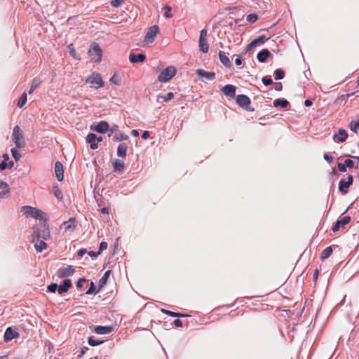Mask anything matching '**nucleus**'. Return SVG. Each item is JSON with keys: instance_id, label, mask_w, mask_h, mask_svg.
<instances>
[{"instance_id": "nucleus-46", "label": "nucleus", "mask_w": 359, "mask_h": 359, "mask_svg": "<svg viewBox=\"0 0 359 359\" xmlns=\"http://www.w3.org/2000/svg\"><path fill=\"white\" fill-rule=\"evenodd\" d=\"M164 9L165 10V12L164 13V17L166 18H172V14L170 13L171 11V6L166 5L164 7Z\"/></svg>"}, {"instance_id": "nucleus-13", "label": "nucleus", "mask_w": 359, "mask_h": 359, "mask_svg": "<svg viewBox=\"0 0 359 359\" xmlns=\"http://www.w3.org/2000/svg\"><path fill=\"white\" fill-rule=\"evenodd\" d=\"M72 286L71 280L65 279L62 281V284L58 285L57 292L62 294L67 292Z\"/></svg>"}, {"instance_id": "nucleus-30", "label": "nucleus", "mask_w": 359, "mask_h": 359, "mask_svg": "<svg viewBox=\"0 0 359 359\" xmlns=\"http://www.w3.org/2000/svg\"><path fill=\"white\" fill-rule=\"evenodd\" d=\"M110 274H111L110 270H107V271H105L103 276L99 280L98 285H99L100 288H102L107 283Z\"/></svg>"}, {"instance_id": "nucleus-24", "label": "nucleus", "mask_w": 359, "mask_h": 359, "mask_svg": "<svg viewBox=\"0 0 359 359\" xmlns=\"http://www.w3.org/2000/svg\"><path fill=\"white\" fill-rule=\"evenodd\" d=\"M113 167L115 171L122 172L124 170V162L121 159H115L113 163Z\"/></svg>"}, {"instance_id": "nucleus-8", "label": "nucleus", "mask_w": 359, "mask_h": 359, "mask_svg": "<svg viewBox=\"0 0 359 359\" xmlns=\"http://www.w3.org/2000/svg\"><path fill=\"white\" fill-rule=\"evenodd\" d=\"M102 141L101 136L98 137L95 133H89L86 137V142L90 144L91 149L95 150L98 148L97 142Z\"/></svg>"}, {"instance_id": "nucleus-55", "label": "nucleus", "mask_w": 359, "mask_h": 359, "mask_svg": "<svg viewBox=\"0 0 359 359\" xmlns=\"http://www.w3.org/2000/svg\"><path fill=\"white\" fill-rule=\"evenodd\" d=\"M118 126L117 125H113L110 128H109V133L108 135V137H111V134L118 130Z\"/></svg>"}, {"instance_id": "nucleus-31", "label": "nucleus", "mask_w": 359, "mask_h": 359, "mask_svg": "<svg viewBox=\"0 0 359 359\" xmlns=\"http://www.w3.org/2000/svg\"><path fill=\"white\" fill-rule=\"evenodd\" d=\"M332 246L327 247L321 253L320 258L322 259H325L329 258L332 254Z\"/></svg>"}, {"instance_id": "nucleus-25", "label": "nucleus", "mask_w": 359, "mask_h": 359, "mask_svg": "<svg viewBox=\"0 0 359 359\" xmlns=\"http://www.w3.org/2000/svg\"><path fill=\"white\" fill-rule=\"evenodd\" d=\"M273 104L274 107L287 108L290 106V102L285 99H276Z\"/></svg>"}, {"instance_id": "nucleus-37", "label": "nucleus", "mask_w": 359, "mask_h": 359, "mask_svg": "<svg viewBox=\"0 0 359 359\" xmlns=\"http://www.w3.org/2000/svg\"><path fill=\"white\" fill-rule=\"evenodd\" d=\"M285 76V72L282 69H277L274 72V77L276 80L283 79Z\"/></svg>"}, {"instance_id": "nucleus-58", "label": "nucleus", "mask_w": 359, "mask_h": 359, "mask_svg": "<svg viewBox=\"0 0 359 359\" xmlns=\"http://www.w3.org/2000/svg\"><path fill=\"white\" fill-rule=\"evenodd\" d=\"M87 252H87V250H86V249H85V248H81V249H80V250H78V252H77V255H78V257H83V256L86 253H87Z\"/></svg>"}, {"instance_id": "nucleus-29", "label": "nucleus", "mask_w": 359, "mask_h": 359, "mask_svg": "<svg viewBox=\"0 0 359 359\" xmlns=\"http://www.w3.org/2000/svg\"><path fill=\"white\" fill-rule=\"evenodd\" d=\"M200 50L204 53H207L209 49V46L206 41V39H199L198 41Z\"/></svg>"}, {"instance_id": "nucleus-21", "label": "nucleus", "mask_w": 359, "mask_h": 359, "mask_svg": "<svg viewBox=\"0 0 359 359\" xmlns=\"http://www.w3.org/2000/svg\"><path fill=\"white\" fill-rule=\"evenodd\" d=\"M270 55L271 53L268 49H262L257 53V58L259 62H265Z\"/></svg>"}, {"instance_id": "nucleus-7", "label": "nucleus", "mask_w": 359, "mask_h": 359, "mask_svg": "<svg viewBox=\"0 0 359 359\" xmlns=\"http://www.w3.org/2000/svg\"><path fill=\"white\" fill-rule=\"evenodd\" d=\"M159 32V28L157 25H153L149 29L147 33L145 35L144 42L145 43H152L157 34Z\"/></svg>"}, {"instance_id": "nucleus-9", "label": "nucleus", "mask_w": 359, "mask_h": 359, "mask_svg": "<svg viewBox=\"0 0 359 359\" xmlns=\"http://www.w3.org/2000/svg\"><path fill=\"white\" fill-rule=\"evenodd\" d=\"M236 102L237 104L243 108H245V109L248 111H252L253 109H250L248 107L250 106L251 101L250 99L245 95H238L236 97Z\"/></svg>"}, {"instance_id": "nucleus-36", "label": "nucleus", "mask_w": 359, "mask_h": 359, "mask_svg": "<svg viewBox=\"0 0 359 359\" xmlns=\"http://www.w3.org/2000/svg\"><path fill=\"white\" fill-rule=\"evenodd\" d=\"M269 39V37H266L264 35L259 36L257 39L252 40V44H255L256 46L260 43H264L265 41Z\"/></svg>"}, {"instance_id": "nucleus-50", "label": "nucleus", "mask_w": 359, "mask_h": 359, "mask_svg": "<svg viewBox=\"0 0 359 359\" xmlns=\"http://www.w3.org/2000/svg\"><path fill=\"white\" fill-rule=\"evenodd\" d=\"M86 281V279L85 278H80L76 283V286L78 289H80L83 287V283H85Z\"/></svg>"}, {"instance_id": "nucleus-2", "label": "nucleus", "mask_w": 359, "mask_h": 359, "mask_svg": "<svg viewBox=\"0 0 359 359\" xmlns=\"http://www.w3.org/2000/svg\"><path fill=\"white\" fill-rule=\"evenodd\" d=\"M22 212L27 216H29L35 219H39L40 220H43L46 219L45 213L36 208L32 206H22Z\"/></svg>"}, {"instance_id": "nucleus-1", "label": "nucleus", "mask_w": 359, "mask_h": 359, "mask_svg": "<svg viewBox=\"0 0 359 359\" xmlns=\"http://www.w3.org/2000/svg\"><path fill=\"white\" fill-rule=\"evenodd\" d=\"M50 236L49 227L47 224H43L39 227L34 226L32 235V242H38L40 239L47 240Z\"/></svg>"}, {"instance_id": "nucleus-16", "label": "nucleus", "mask_w": 359, "mask_h": 359, "mask_svg": "<svg viewBox=\"0 0 359 359\" xmlns=\"http://www.w3.org/2000/svg\"><path fill=\"white\" fill-rule=\"evenodd\" d=\"M55 173L58 181L61 182L63 180L64 169L62 164L60 161H56L55 163Z\"/></svg>"}, {"instance_id": "nucleus-63", "label": "nucleus", "mask_w": 359, "mask_h": 359, "mask_svg": "<svg viewBox=\"0 0 359 359\" xmlns=\"http://www.w3.org/2000/svg\"><path fill=\"white\" fill-rule=\"evenodd\" d=\"M8 168V164L6 163L5 161H3L1 163H0V170H5L6 168Z\"/></svg>"}, {"instance_id": "nucleus-40", "label": "nucleus", "mask_w": 359, "mask_h": 359, "mask_svg": "<svg viewBox=\"0 0 359 359\" xmlns=\"http://www.w3.org/2000/svg\"><path fill=\"white\" fill-rule=\"evenodd\" d=\"M359 128V118L356 121H351L350 123V129L354 132L357 133Z\"/></svg>"}, {"instance_id": "nucleus-62", "label": "nucleus", "mask_w": 359, "mask_h": 359, "mask_svg": "<svg viewBox=\"0 0 359 359\" xmlns=\"http://www.w3.org/2000/svg\"><path fill=\"white\" fill-rule=\"evenodd\" d=\"M173 324L178 327H182V321L180 319L175 320Z\"/></svg>"}, {"instance_id": "nucleus-17", "label": "nucleus", "mask_w": 359, "mask_h": 359, "mask_svg": "<svg viewBox=\"0 0 359 359\" xmlns=\"http://www.w3.org/2000/svg\"><path fill=\"white\" fill-rule=\"evenodd\" d=\"M236 88L235 86L231 85V84H227L222 88V91L225 95L230 96V97H234L235 93H236Z\"/></svg>"}, {"instance_id": "nucleus-59", "label": "nucleus", "mask_w": 359, "mask_h": 359, "mask_svg": "<svg viewBox=\"0 0 359 359\" xmlns=\"http://www.w3.org/2000/svg\"><path fill=\"white\" fill-rule=\"evenodd\" d=\"M323 157H324V159L326 161H327L328 163H332L333 161V157L327 154H325Z\"/></svg>"}, {"instance_id": "nucleus-42", "label": "nucleus", "mask_w": 359, "mask_h": 359, "mask_svg": "<svg viewBox=\"0 0 359 359\" xmlns=\"http://www.w3.org/2000/svg\"><path fill=\"white\" fill-rule=\"evenodd\" d=\"M58 290V285L57 283H51L47 286V292L55 293Z\"/></svg>"}, {"instance_id": "nucleus-54", "label": "nucleus", "mask_w": 359, "mask_h": 359, "mask_svg": "<svg viewBox=\"0 0 359 359\" xmlns=\"http://www.w3.org/2000/svg\"><path fill=\"white\" fill-rule=\"evenodd\" d=\"M346 168H353L354 166V162L351 159H346L344 161Z\"/></svg>"}, {"instance_id": "nucleus-3", "label": "nucleus", "mask_w": 359, "mask_h": 359, "mask_svg": "<svg viewBox=\"0 0 359 359\" xmlns=\"http://www.w3.org/2000/svg\"><path fill=\"white\" fill-rule=\"evenodd\" d=\"M86 83L96 88H102L104 85L100 74L96 72H93L86 78Z\"/></svg>"}, {"instance_id": "nucleus-57", "label": "nucleus", "mask_w": 359, "mask_h": 359, "mask_svg": "<svg viewBox=\"0 0 359 359\" xmlns=\"http://www.w3.org/2000/svg\"><path fill=\"white\" fill-rule=\"evenodd\" d=\"M340 222L337 220L335 223V224L333 226V227L332 228V230L334 231V232H336V231H338L339 230V228H340Z\"/></svg>"}, {"instance_id": "nucleus-14", "label": "nucleus", "mask_w": 359, "mask_h": 359, "mask_svg": "<svg viewBox=\"0 0 359 359\" xmlns=\"http://www.w3.org/2000/svg\"><path fill=\"white\" fill-rule=\"evenodd\" d=\"M348 137L347 132L342 128L339 130L338 134H335L333 136V140L336 142L342 143L346 141Z\"/></svg>"}, {"instance_id": "nucleus-11", "label": "nucleus", "mask_w": 359, "mask_h": 359, "mask_svg": "<svg viewBox=\"0 0 359 359\" xmlns=\"http://www.w3.org/2000/svg\"><path fill=\"white\" fill-rule=\"evenodd\" d=\"M19 337L20 334L17 331L14 330L11 327H8L4 332V340L7 343Z\"/></svg>"}, {"instance_id": "nucleus-5", "label": "nucleus", "mask_w": 359, "mask_h": 359, "mask_svg": "<svg viewBox=\"0 0 359 359\" xmlns=\"http://www.w3.org/2000/svg\"><path fill=\"white\" fill-rule=\"evenodd\" d=\"M88 55L92 61L99 62L102 59V49L98 43L94 42L91 44L89 50Z\"/></svg>"}, {"instance_id": "nucleus-39", "label": "nucleus", "mask_w": 359, "mask_h": 359, "mask_svg": "<svg viewBox=\"0 0 359 359\" xmlns=\"http://www.w3.org/2000/svg\"><path fill=\"white\" fill-rule=\"evenodd\" d=\"M109 81L116 86H120L121 79L118 74L115 73L110 79Z\"/></svg>"}, {"instance_id": "nucleus-38", "label": "nucleus", "mask_w": 359, "mask_h": 359, "mask_svg": "<svg viewBox=\"0 0 359 359\" xmlns=\"http://www.w3.org/2000/svg\"><path fill=\"white\" fill-rule=\"evenodd\" d=\"M53 194L54 196L60 201L63 198V194L60 189L57 186H54L53 187Z\"/></svg>"}, {"instance_id": "nucleus-45", "label": "nucleus", "mask_w": 359, "mask_h": 359, "mask_svg": "<svg viewBox=\"0 0 359 359\" xmlns=\"http://www.w3.org/2000/svg\"><path fill=\"white\" fill-rule=\"evenodd\" d=\"M258 17L255 13H251L247 15L246 19L250 23H254L257 21Z\"/></svg>"}, {"instance_id": "nucleus-64", "label": "nucleus", "mask_w": 359, "mask_h": 359, "mask_svg": "<svg viewBox=\"0 0 359 359\" xmlns=\"http://www.w3.org/2000/svg\"><path fill=\"white\" fill-rule=\"evenodd\" d=\"M68 48L70 50V53H71V55L72 57H75V50L72 46V44H70L68 46Z\"/></svg>"}, {"instance_id": "nucleus-10", "label": "nucleus", "mask_w": 359, "mask_h": 359, "mask_svg": "<svg viewBox=\"0 0 359 359\" xmlns=\"http://www.w3.org/2000/svg\"><path fill=\"white\" fill-rule=\"evenodd\" d=\"M74 271L75 269L74 266L69 265L67 267L58 269L56 272V275L57 276L58 278H62L72 276V274H74Z\"/></svg>"}, {"instance_id": "nucleus-6", "label": "nucleus", "mask_w": 359, "mask_h": 359, "mask_svg": "<svg viewBox=\"0 0 359 359\" xmlns=\"http://www.w3.org/2000/svg\"><path fill=\"white\" fill-rule=\"evenodd\" d=\"M176 74V69L173 66H169L164 69L158 75V80L160 82H167Z\"/></svg>"}, {"instance_id": "nucleus-33", "label": "nucleus", "mask_w": 359, "mask_h": 359, "mask_svg": "<svg viewBox=\"0 0 359 359\" xmlns=\"http://www.w3.org/2000/svg\"><path fill=\"white\" fill-rule=\"evenodd\" d=\"M45 240L40 239L39 243H36L34 245V247L37 252H42L43 250H45L47 248V244L44 241Z\"/></svg>"}, {"instance_id": "nucleus-22", "label": "nucleus", "mask_w": 359, "mask_h": 359, "mask_svg": "<svg viewBox=\"0 0 359 359\" xmlns=\"http://www.w3.org/2000/svg\"><path fill=\"white\" fill-rule=\"evenodd\" d=\"M127 150L128 146L126 143L119 144L117 148V156L122 158H125L126 157Z\"/></svg>"}, {"instance_id": "nucleus-41", "label": "nucleus", "mask_w": 359, "mask_h": 359, "mask_svg": "<svg viewBox=\"0 0 359 359\" xmlns=\"http://www.w3.org/2000/svg\"><path fill=\"white\" fill-rule=\"evenodd\" d=\"M27 100V93H23L20 97V100L18 103V107L22 108L25 104Z\"/></svg>"}, {"instance_id": "nucleus-48", "label": "nucleus", "mask_w": 359, "mask_h": 359, "mask_svg": "<svg viewBox=\"0 0 359 359\" xmlns=\"http://www.w3.org/2000/svg\"><path fill=\"white\" fill-rule=\"evenodd\" d=\"M95 289H96V287H95L94 283L93 281H91L90 283V287H89L88 290L86 291V294H92L95 293Z\"/></svg>"}, {"instance_id": "nucleus-61", "label": "nucleus", "mask_w": 359, "mask_h": 359, "mask_svg": "<svg viewBox=\"0 0 359 359\" xmlns=\"http://www.w3.org/2000/svg\"><path fill=\"white\" fill-rule=\"evenodd\" d=\"M207 29H203L201 31L199 39H206Z\"/></svg>"}, {"instance_id": "nucleus-34", "label": "nucleus", "mask_w": 359, "mask_h": 359, "mask_svg": "<svg viewBox=\"0 0 359 359\" xmlns=\"http://www.w3.org/2000/svg\"><path fill=\"white\" fill-rule=\"evenodd\" d=\"M104 341L96 339L94 337H89L88 339V343L91 346H98L102 344Z\"/></svg>"}, {"instance_id": "nucleus-47", "label": "nucleus", "mask_w": 359, "mask_h": 359, "mask_svg": "<svg viewBox=\"0 0 359 359\" xmlns=\"http://www.w3.org/2000/svg\"><path fill=\"white\" fill-rule=\"evenodd\" d=\"M338 221L340 222L341 225L344 226L348 224L351 221V217L350 216H344L341 219H338Z\"/></svg>"}, {"instance_id": "nucleus-52", "label": "nucleus", "mask_w": 359, "mask_h": 359, "mask_svg": "<svg viewBox=\"0 0 359 359\" xmlns=\"http://www.w3.org/2000/svg\"><path fill=\"white\" fill-rule=\"evenodd\" d=\"M123 3V0H113L111 4L113 7H118Z\"/></svg>"}, {"instance_id": "nucleus-53", "label": "nucleus", "mask_w": 359, "mask_h": 359, "mask_svg": "<svg viewBox=\"0 0 359 359\" xmlns=\"http://www.w3.org/2000/svg\"><path fill=\"white\" fill-rule=\"evenodd\" d=\"M337 168L340 172H344L346 171V167L345 163H338Z\"/></svg>"}, {"instance_id": "nucleus-12", "label": "nucleus", "mask_w": 359, "mask_h": 359, "mask_svg": "<svg viewBox=\"0 0 359 359\" xmlns=\"http://www.w3.org/2000/svg\"><path fill=\"white\" fill-rule=\"evenodd\" d=\"M109 126L107 121H101L94 127L91 126V130L99 133H105L109 130Z\"/></svg>"}, {"instance_id": "nucleus-19", "label": "nucleus", "mask_w": 359, "mask_h": 359, "mask_svg": "<svg viewBox=\"0 0 359 359\" xmlns=\"http://www.w3.org/2000/svg\"><path fill=\"white\" fill-rule=\"evenodd\" d=\"M146 56L142 53H131L129 56V60L131 63L142 62L145 60Z\"/></svg>"}, {"instance_id": "nucleus-49", "label": "nucleus", "mask_w": 359, "mask_h": 359, "mask_svg": "<svg viewBox=\"0 0 359 359\" xmlns=\"http://www.w3.org/2000/svg\"><path fill=\"white\" fill-rule=\"evenodd\" d=\"M262 81L263 84L265 86H269V85H271L273 83L272 79L269 76H264L262 79Z\"/></svg>"}, {"instance_id": "nucleus-28", "label": "nucleus", "mask_w": 359, "mask_h": 359, "mask_svg": "<svg viewBox=\"0 0 359 359\" xmlns=\"http://www.w3.org/2000/svg\"><path fill=\"white\" fill-rule=\"evenodd\" d=\"M10 191L8 184L5 182H0V196L3 197L7 194Z\"/></svg>"}, {"instance_id": "nucleus-27", "label": "nucleus", "mask_w": 359, "mask_h": 359, "mask_svg": "<svg viewBox=\"0 0 359 359\" xmlns=\"http://www.w3.org/2000/svg\"><path fill=\"white\" fill-rule=\"evenodd\" d=\"M161 312L165 313V314L168 315L169 316H172V317L183 318V317H188V316H189V315H188V314L182 313H176V312H174V311L166 310L165 309H161Z\"/></svg>"}, {"instance_id": "nucleus-4", "label": "nucleus", "mask_w": 359, "mask_h": 359, "mask_svg": "<svg viewBox=\"0 0 359 359\" xmlns=\"http://www.w3.org/2000/svg\"><path fill=\"white\" fill-rule=\"evenodd\" d=\"M12 140L17 148H23L25 147L22 132L18 126H15L13 128Z\"/></svg>"}, {"instance_id": "nucleus-32", "label": "nucleus", "mask_w": 359, "mask_h": 359, "mask_svg": "<svg viewBox=\"0 0 359 359\" xmlns=\"http://www.w3.org/2000/svg\"><path fill=\"white\" fill-rule=\"evenodd\" d=\"M40 83H41V81L39 79H38V78L33 79V80L32 81L31 87H30V89H29L28 93L32 94L34 92V90L39 86Z\"/></svg>"}, {"instance_id": "nucleus-20", "label": "nucleus", "mask_w": 359, "mask_h": 359, "mask_svg": "<svg viewBox=\"0 0 359 359\" xmlns=\"http://www.w3.org/2000/svg\"><path fill=\"white\" fill-rule=\"evenodd\" d=\"M112 330L113 327L111 326H96L94 328V332L98 334H109Z\"/></svg>"}, {"instance_id": "nucleus-44", "label": "nucleus", "mask_w": 359, "mask_h": 359, "mask_svg": "<svg viewBox=\"0 0 359 359\" xmlns=\"http://www.w3.org/2000/svg\"><path fill=\"white\" fill-rule=\"evenodd\" d=\"M158 97L162 98L164 102H168L174 97V94L172 92H169L165 95H159Z\"/></svg>"}, {"instance_id": "nucleus-56", "label": "nucleus", "mask_w": 359, "mask_h": 359, "mask_svg": "<svg viewBox=\"0 0 359 359\" xmlns=\"http://www.w3.org/2000/svg\"><path fill=\"white\" fill-rule=\"evenodd\" d=\"M274 89L276 91H281L283 89V85L280 82H276L274 83Z\"/></svg>"}, {"instance_id": "nucleus-51", "label": "nucleus", "mask_w": 359, "mask_h": 359, "mask_svg": "<svg viewBox=\"0 0 359 359\" xmlns=\"http://www.w3.org/2000/svg\"><path fill=\"white\" fill-rule=\"evenodd\" d=\"M107 246H108L107 243H106L104 241H102L100 244V248L98 250L100 252V253H101L103 250H106L107 248Z\"/></svg>"}, {"instance_id": "nucleus-23", "label": "nucleus", "mask_w": 359, "mask_h": 359, "mask_svg": "<svg viewBox=\"0 0 359 359\" xmlns=\"http://www.w3.org/2000/svg\"><path fill=\"white\" fill-rule=\"evenodd\" d=\"M65 230L73 231L76 227V219L74 217L70 218L68 221L62 224Z\"/></svg>"}, {"instance_id": "nucleus-15", "label": "nucleus", "mask_w": 359, "mask_h": 359, "mask_svg": "<svg viewBox=\"0 0 359 359\" xmlns=\"http://www.w3.org/2000/svg\"><path fill=\"white\" fill-rule=\"evenodd\" d=\"M196 73L198 76L204 77L209 81H212L215 79V73L213 72H207L203 69H196Z\"/></svg>"}, {"instance_id": "nucleus-18", "label": "nucleus", "mask_w": 359, "mask_h": 359, "mask_svg": "<svg viewBox=\"0 0 359 359\" xmlns=\"http://www.w3.org/2000/svg\"><path fill=\"white\" fill-rule=\"evenodd\" d=\"M218 55L219 60L224 66L228 68L231 67L232 64L224 51L219 50Z\"/></svg>"}, {"instance_id": "nucleus-60", "label": "nucleus", "mask_w": 359, "mask_h": 359, "mask_svg": "<svg viewBox=\"0 0 359 359\" xmlns=\"http://www.w3.org/2000/svg\"><path fill=\"white\" fill-rule=\"evenodd\" d=\"M88 255L91 257H97L99 255H100V252H95V251H89L88 252Z\"/></svg>"}, {"instance_id": "nucleus-43", "label": "nucleus", "mask_w": 359, "mask_h": 359, "mask_svg": "<svg viewBox=\"0 0 359 359\" xmlns=\"http://www.w3.org/2000/svg\"><path fill=\"white\" fill-rule=\"evenodd\" d=\"M11 151L12 156L15 159V161H18L20 160V158H21V155L19 153V151H18L17 147L12 148Z\"/></svg>"}, {"instance_id": "nucleus-35", "label": "nucleus", "mask_w": 359, "mask_h": 359, "mask_svg": "<svg viewBox=\"0 0 359 359\" xmlns=\"http://www.w3.org/2000/svg\"><path fill=\"white\" fill-rule=\"evenodd\" d=\"M128 138H129L128 136L126 134L116 133L113 136L112 140L115 142H118V141L127 140Z\"/></svg>"}, {"instance_id": "nucleus-26", "label": "nucleus", "mask_w": 359, "mask_h": 359, "mask_svg": "<svg viewBox=\"0 0 359 359\" xmlns=\"http://www.w3.org/2000/svg\"><path fill=\"white\" fill-rule=\"evenodd\" d=\"M351 186L344 180H341L339 183V189L342 194H346L348 193V189Z\"/></svg>"}]
</instances>
